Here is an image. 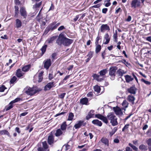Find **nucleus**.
<instances>
[{"label": "nucleus", "instance_id": "1", "mask_svg": "<svg viewBox=\"0 0 151 151\" xmlns=\"http://www.w3.org/2000/svg\"><path fill=\"white\" fill-rule=\"evenodd\" d=\"M95 117L101 120L107 124L109 123L108 120L110 121V123L113 126L117 125L118 124L117 121V118L113 112L109 113L106 116H105L100 114H97L95 115Z\"/></svg>", "mask_w": 151, "mask_h": 151}, {"label": "nucleus", "instance_id": "2", "mask_svg": "<svg viewBox=\"0 0 151 151\" xmlns=\"http://www.w3.org/2000/svg\"><path fill=\"white\" fill-rule=\"evenodd\" d=\"M108 70L107 69H103L99 72V75L96 73L93 76V78L98 82H101L106 78V74L108 73Z\"/></svg>", "mask_w": 151, "mask_h": 151}, {"label": "nucleus", "instance_id": "3", "mask_svg": "<svg viewBox=\"0 0 151 151\" xmlns=\"http://www.w3.org/2000/svg\"><path fill=\"white\" fill-rule=\"evenodd\" d=\"M42 90V88H39L36 86H33L32 88L29 87L27 90H26V93L28 95L33 96L37 93H38Z\"/></svg>", "mask_w": 151, "mask_h": 151}, {"label": "nucleus", "instance_id": "4", "mask_svg": "<svg viewBox=\"0 0 151 151\" xmlns=\"http://www.w3.org/2000/svg\"><path fill=\"white\" fill-rule=\"evenodd\" d=\"M37 146V151H49V146L46 141L38 143Z\"/></svg>", "mask_w": 151, "mask_h": 151}, {"label": "nucleus", "instance_id": "5", "mask_svg": "<svg viewBox=\"0 0 151 151\" xmlns=\"http://www.w3.org/2000/svg\"><path fill=\"white\" fill-rule=\"evenodd\" d=\"M55 132V131H52L48 134L47 142L50 145H52L56 142L55 140L54 136L53 135Z\"/></svg>", "mask_w": 151, "mask_h": 151}, {"label": "nucleus", "instance_id": "6", "mask_svg": "<svg viewBox=\"0 0 151 151\" xmlns=\"http://www.w3.org/2000/svg\"><path fill=\"white\" fill-rule=\"evenodd\" d=\"M65 36V35L62 33L59 34L56 42L58 45L61 46L62 45H63Z\"/></svg>", "mask_w": 151, "mask_h": 151}, {"label": "nucleus", "instance_id": "7", "mask_svg": "<svg viewBox=\"0 0 151 151\" xmlns=\"http://www.w3.org/2000/svg\"><path fill=\"white\" fill-rule=\"evenodd\" d=\"M117 68L116 66L110 67L109 68V74L111 77V79L112 80H114L116 76L115 72L117 70Z\"/></svg>", "mask_w": 151, "mask_h": 151}, {"label": "nucleus", "instance_id": "8", "mask_svg": "<svg viewBox=\"0 0 151 151\" xmlns=\"http://www.w3.org/2000/svg\"><path fill=\"white\" fill-rule=\"evenodd\" d=\"M87 124V123L85 122L84 120H79L77 121V123L75 124L73 126V128L78 129L82 127H85Z\"/></svg>", "mask_w": 151, "mask_h": 151}, {"label": "nucleus", "instance_id": "9", "mask_svg": "<svg viewBox=\"0 0 151 151\" xmlns=\"http://www.w3.org/2000/svg\"><path fill=\"white\" fill-rule=\"evenodd\" d=\"M131 5L132 8L135 9L140 6L141 2L138 0H132Z\"/></svg>", "mask_w": 151, "mask_h": 151}, {"label": "nucleus", "instance_id": "10", "mask_svg": "<svg viewBox=\"0 0 151 151\" xmlns=\"http://www.w3.org/2000/svg\"><path fill=\"white\" fill-rule=\"evenodd\" d=\"M44 67L46 70H48L51 66L52 63L50 59H47L44 60L43 62Z\"/></svg>", "mask_w": 151, "mask_h": 151}, {"label": "nucleus", "instance_id": "11", "mask_svg": "<svg viewBox=\"0 0 151 151\" xmlns=\"http://www.w3.org/2000/svg\"><path fill=\"white\" fill-rule=\"evenodd\" d=\"M19 12L21 16L24 19H26L27 17V13L26 9L24 7H20Z\"/></svg>", "mask_w": 151, "mask_h": 151}, {"label": "nucleus", "instance_id": "12", "mask_svg": "<svg viewBox=\"0 0 151 151\" xmlns=\"http://www.w3.org/2000/svg\"><path fill=\"white\" fill-rule=\"evenodd\" d=\"M110 27L107 24H102L99 29V30L101 32H104L106 31H109Z\"/></svg>", "mask_w": 151, "mask_h": 151}, {"label": "nucleus", "instance_id": "13", "mask_svg": "<svg viewBox=\"0 0 151 151\" xmlns=\"http://www.w3.org/2000/svg\"><path fill=\"white\" fill-rule=\"evenodd\" d=\"M73 42V40L67 38L65 36L63 45L65 46H69Z\"/></svg>", "mask_w": 151, "mask_h": 151}, {"label": "nucleus", "instance_id": "14", "mask_svg": "<svg viewBox=\"0 0 151 151\" xmlns=\"http://www.w3.org/2000/svg\"><path fill=\"white\" fill-rule=\"evenodd\" d=\"M94 111V110H91L88 114L86 117V120H88L91 118H93L94 117L95 113ZM95 117H96L95 116Z\"/></svg>", "mask_w": 151, "mask_h": 151}, {"label": "nucleus", "instance_id": "15", "mask_svg": "<svg viewBox=\"0 0 151 151\" xmlns=\"http://www.w3.org/2000/svg\"><path fill=\"white\" fill-rule=\"evenodd\" d=\"M113 109L117 115H122L123 114V112L121 109L118 106H116V107H114Z\"/></svg>", "mask_w": 151, "mask_h": 151}, {"label": "nucleus", "instance_id": "16", "mask_svg": "<svg viewBox=\"0 0 151 151\" xmlns=\"http://www.w3.org/2000/svg\"><path fill=\"white\" fill-rule=\"evenodd\" d=\"M137 90V89L134 86H132L127 89V91L129 93L133 94H135Z\"/></svg>", "mask_w": 151, "mask_h": 151}, {"label": "nucleus", "instance_id": "17", "mask_svg": "<svg viewBox=\"0 0 151 151\" xmlns=\"http://www.w3.org/2000/svg\"><path fill=\"white\" fill-rule=\"evenodd\" d=\"M22 25V21L19 19H17L15 20V27L17 28H20Z\"/></svg>", "mask_w": 151, "mask_h": 151}, {"label": "nucleus", "instance_id": "18", "mask_svg": "<svg viewBox=\"0 0 151 151\" xmlns=\"http://www.w3.org/2000/svg\"><path fill=\"white\" fill-rule=\"evenodd\" d=\"M104 40H105L104 43L105 45L108 44L111 40V37L109 35L108 33H106L104 35Z\"/></svg>", "mask_w": 151, "mask_h": 151}, {"label": "nucleus", "instance_id": "19", "mask_svg": "<svg viewBox=\"0 0 151 151\" xmlns=\"http://www.w3.org/2000/svg\"><path fill=\"white\" fill-rule=\"evenodd\" d=\"M57 22L54 21L50 24L47 27L50 31H52L56 29L55 24L57 23Z\"/></svg>", "mask_w": 151, "mask_h": 151}, {"label": "nucleus", "instance_id": "20", "mask_svg": "<svg viewBox=\"0 0 151 151\" xmlns=\"http://www.w3.org/2000/svg\"><path fill=\"white\" fill-rule=\"evenodd\" d=\"M94 52L93 51H90L88 54L86 55V57H88V58L85 60L86 63H88L89 62L91 58L93 57L94 54Z\"/></svg>", "mask_w": 151, "mask_h": 151}, {"label": "nucleus", "instance_id": "21", "mask_svg": "<svg viewBox=\"0 0 151 151\" xmlns=\"http://www.w3.org/2000/svg\"><path fill=\"white\" fill-rule=\"evenodd\" d=\"M24 74V73H22L21 70L20 68L16 70V75L18 78H23Z\"/></svg>", "mask_w": 151, "mask_h": 151}, {"label": "nucleus", "instance_id": "22", "mask_svg": "<svg viewBox=\"0 0 151 151\" xmlns=\"http://www.w3.org/2000/svg\"><path fill=\"white\" fill-rule=\"evenodd\" d=\"M3 135H7L8 137H11V135L8 130L6 129H3L0 130V136Z\"/></svg>", "mask_w": 151, "mask_h": 151}, {"label": "nucleus", "instance_id": "23", "mask_svg": "<svg viewBox=\"0 0 151 151\" xmlns=\"http://www.w3.org/2000/svg\"><path fill=\"white\" fill-rule=\"evenodd\" d=\"M31 68L30 64L25 65L23 66L22 68V70L24 72L28 71Z\"/></svg>", "mask_w": 151, "mask_h": 151}, {"label": "nucleus", "instance_id": "24", "mask_svg": "<svg viewBox=\"0 0 151 151\" xmlns=\"http://www.w3.org/2000/svg\"><path fill=\"white\" fill-rule=\"evenodd\" d=\"M18 5H16L14 6V17H18L19 14V8L18 6Z\"/></svg>", "mask_w": 151, "mask_h": 151}, {"label": "nucleus", "instance_id": "25", "mask_svg": "<svg viewBox=\"0 0 151 151\" xmlns=\"http://www.w3.org/2000/svg\"><path fill=\"white\" fill-rule=\"evenodd\" d=\"M101 141L105 145L107 146H109V140L107 138L103 137L101 138Z\"/></svg>", "mask_w": 151, "mask_h": 151}, {"label": "nucleus", "instance_id": "26", "mask_svg": "<svg viewBox=\"0 0 151 151\" xmlns=\"http://www.w3.org/2000/svg\"><path fill=\"white\" fill-rule=\"evenodd\" d=\"M92 123L93 124L99 127H101L102 124V123L101 121L97 119L93 120L92 122Z\"/></svg>", "mask_w": 151, "mask_h": 151}, {"label": "nucleus", "instance_id": "27", "mask_svg": "<svg viewBox=\"0 0 151 151\" xmlns=\"http://www.w3.org/2000/svg\"><path fill=\"white\" fill-rule=\"evenodd\" d=\"M57 36H53L49 38H48L46 41V42L48 44L52 43L53 41L57 38Z\"/></svg>", "mask_w": 151, "mask_h": 151}, {"label": "nucleus", "instance_id": "28", "mask_svg": "<svg viewBox=\"0 0 151 151\" xmlns=\"http://www.w3.org/2000/svg\"><path fill=\"white\" fill-rule=\"evenodd\" d=\"M80 102L83 105H87L88 102V99L86 97L83 98L81 99Z\"/></svg>", "mask_w": 151, "mask_h": 151}, {"label": "nucleus", "instance_id": "29", "mask_svg": "<svg viewBox=\"0 0 151 151\" xmlns=\"http://www.w3.org/2000/svg\"><path fill=\"white\" fill-rule=\"evenodd\" d=\"M124 77L127 83H129L132 81L134 79L131 76L128 75L125 76Z\"/></svg>", "mask_w": 151, "mask_h": 151}, {"label": "nucleus", "instance_id": "30", "mask_svg": "<svg viewBox=\"0 0 151 151\" xmlns=\"http://www.w3.org/2000/svg\"><path fill=\"white\" fill-rule=\"evenodd\" d=\"M63 134L62 130L60 129H58L56 130L55 135L56 137H58L61 136Z\"/></svg>", "mask_w": 151, "mask_h": 151}, {"label": "nucleus", "instance_id": "31", "mask_svg": "<svg viewBox=\"0 0 151 151\" xmlns=\"http://www.w3.org/2000/svg\"><path fill=\"white\" fill-rule=\"evenodd\" d=\"M135 98L132 95H129L127 97V100L132 104L134 103V101Z\"/></svg>", "mask_w": 151, "mask_h": 151}, {"label": "nucleus", "instance_id": "32", "mask_svg": "<svg viewBox=\"0 0 151 151\" xmlns=\"http://www.w3.org/2000/svg\"><path fill=\"white\" fill-rule=\"evenodd\" d=\"M47 47V45H45L41 48L40 50L41 51V56H42L46 52Z\"/></svg>", "mask_w": 151, "mask_h": 151}, {"label": "nucleus", "instance_id": "33", "mask_svg": "<svg viewBox=\"0 0 151 151\" xmlns=\"http://www.w3.org/2000/svg\"><path fill=\"white\" fill-rule=\"evenodd\" d=\"M44 72L43 71H42L39 73L38 76V82H40L42 81L43 79V76Z\"/></svg>", "mask_w": 151, "mask_h": 151}, {"label": "nucleus", "instance_id": "34", "mask_svg": "<svg viewBox=\"0 0 151 151\" xmlns=\"http://www.w3.org/2000/svg\"><path fill=\"white\" fill-rule=\"evenodd\" d=\"M67 126L66 122L65 121L61 124L60 129L62 131H65L66 129Z\"/></svg>", "mask_w": 151, "mask_h": 151}, {"label": "nucleus", "instance_id": "35", "mask_svg": "<svg viewBox=\"0 0 151 151\" xmlns=\"http://www.w3.org/2000/svg\"><path fill=\"white\" fill-rule=\"evenodd\" d=\"M95 45L96 46L95 48V52L96 53L98 54L101 50V46L99 44H95Z\"/></svg>", "mask_w": 151, "mask_h": 151}, {"label": "nucleus", "instance_id": "36", "mask_svg": "<svg viewBox=\"0 0 151 151\" xmlns=\"http://www.w3.org/2000/svg\"><path fill=\"white\" fill-rule=\"evenodd\" d=\"M117 73L119 76H122L124 74L126 73L124 70L121 69H119L117 71Z\"/></svg>", "mask_w": 151, "mask_h": 151}, {"label": "nucleus", "instance_id": "37", "mask_svg": "<svg viewBox=\"0 0 151 151\" xmlns=\"http://www.w3.org/2000/svg\"><path fill=\"white\" fill-rule=\"evenodd\" d=\"M118 129L117 127H114L111 131L109 132V135L110 137H111L115 134L118 130Z\"/></svg>", "mask_w": 151, "mask_h": 151}, {"label": "nucleus", "instance_id": "38", "mask_svg": "<svg viewBox=\"0 0 151 151\" xmlns=\"http://www.w3.org/2000/svg\"><path fill=\"white\" fill-rule=\"evenodd\" d=\"M115 33H114L113 35V38L114 39V41L116 42H118V32L116 30L115 31Z\"/></svg>", "mask_w": 151, "mask_h": 151}, {"label": "nucleus", "instance_id": "39", "mask_svg": "<svg viewBox=\"0 0 151 151\" xmlns=\"http://www.w3.org/2000/svg\"><path fill=\"white\" fill-rule=\"evenodd\" d=\"M139 150H147L148 149L147 146L144 144L141 145L139 146Z\"/></svg>", "mask_w": 151, "mask_h": 151}, {"label": "nucleus", "instance_id": "40", "mask_svg": "<svg viewBox=\"0 0 151 151\" xmlns=\"http://www.w3.org/2000/svg\"><path fill=\"white\" fill-rule=\"evenodd\" d=\"M93 88L95 91L98 93H99L101 90L100 86H95L93 87Z\"/></svg>", "mask_w": 151, "mask_h": 151}, {"label": "nucleus", "instance_id": "41", "mask_svg": "<svg viewBox=\"0 0 151 151\" xmlns=\"http://www.w3.org/2000/svg\"><path fill=\"white\" fill-rule=\"evenodd\" d=\"M74 116V114L71 112L69 114L67 120L68 121H72L73 120Z\"/></svg>", "mask_w": 151, "mask_h": 151}, {"label": "nucleus", "instance_id": "42", "mask_svg": "<svg viewBox=\"0 0 151 151\" xmlns=\"http://www.w3.org/2000/svg\"><path fill=\"white\" fill-rule=\"evenodd\" d=\"M22 101V99L20 98H17L14 100L11 101L10 102V104H14L18 102V101Z\"/></svg>", "mask_w": 151, "mask_h": 151}, {"label": "nucleus", "instance_id": "43", "mask_svg": "<svg viewBox=\"0 0 151 151\" xmlns=\"http://www.w3.org/2000/svg\"><path fill=\"white\" fill-rule=\"evenodd\" d=\"M13 104H10V102L8 105L5 107L6 111H8L13 107L14 106Z\"/></svg>", "mask_w": 151, "mask_h": 151}, {"label": "nucleus", "instance_id": "44", "mask_svg": "<svg viewBox=\"0 0 151 151\" xmlns=\"http://www.w3.org/2000/svg\"><path fill=\"white\" fill-rule=\"evenodd\" d=\"M55 86H45L44 87V90L45 91L49 90L53 87H55Z\"/></svg>", "mask_w": 151, "mask_h": 151}, {"label": "nucleus", "instance_id": "45", "mask_svg": "<svg viewBox=\"0 0 151 151\" xmlns=\"http://www.w3.org/2000/svg\"><path fill=\"white\" fill-rule=\"evenodd\" d=\"M17 79V78L15 76H14L11 79L10 81V83L11 84H14V83L16 81Z\"/></svg>", "mask_w": 151, "mask_h": 151}, {"label": "nucleus", "instance_id": "46", "mask_svg": "<svg viewBox=\"0 0 151 151\" xmlns=\"http://www.w3.org/2000/svg\"><path fill=\"white\" fill-rule=\"evenodd\" d=\"M101 39V36H99V34H98V35L95 40V44H99V41Z\"/></svg>", "mask_w": 151, "mask_h": 151}, {"label": "nucleus", "instance_id": "47", "mask_svg": "<svg viewBox=\"0 0 151 151\" xmlns=\"http://www.w3.org/2000/svg\"><path fill=\"white\" fill-rule=\"evenodd\" d=\"M141 81L142 82L144 83L145 84L147 85H150L151 83L150 82L145 80L143 78H142L141 79Z\"/></svg>", "mask_w": 151, "mask_h": 151}, {"label": "nucleus", "instance_id": "48", "mask_svg": "<svg viewBox=\"0 0 151 151\" xmlns=\"http://www.w3.org/2000/svg\"><path fill=\"white\" fill-rule=\"evenodd\" d=\"M57 55V52L53 53L52 54L51 56L52 60H54L57 58L56 57Z\"/></svg>", "mask_w": 151, "mask_h": 151}, {"label": "nucleus", "instance_id": "49", "mask_svg": "<svg viewBox=\"0 0 151 151\" xmlns=\"http://www.w3.org/2000/svg\"><path fill=\"white\" fill-rule=\"evenodd\" d=\"M22 0H14V3L17 5H21V3Z\"/></svg>", "mask_w": 151, "mask_h": 151}, {"label": "nucleus", "instance_id": "50", "mask_svg": "<svg viewBox=\"0 0 151 151\" xmlns=\"http://www.w3.org/2000/svg\"><path fill=\"white\" fill-rule=\"evenodd\" d=\"M101 4H98L96 5H93L92 6H91L90 8H99L101 6Z\"/></svg>", "mask_w": 151, "mask_h": 151}, {"label": "nucleus", "instance_id": "51", "mask_svg": "<svg viewBox=\"0 0 151 151\" xmlns=\"http://www.w3.org/2000/svg\"><path fill=\"white\" fill-rule=\"evenodd\" d=\"M129 145L134 150H138L137 147L133 145L131 143H129Z\"/></svg>", "mask_w": 151, "mask_h": 151}, {"label": "nucleus", "instance_id": "52", "mask_svg": "<svg viewBox=\"0 0 151 151\" xmlns=\"http://www.w3.org/2000/svg\"><path fill=\"white\" fill-rule=\"evenodd\" d=\"M106 54V50H104L101 53V55L103 59H105V55Z\"/></svg>", "mask_w": 151, "mask_h": 151}, {"label": "nucleus", "instance_id": "53", "mask_svg": "<svg viewBox=\"0 0 151 151\" xmlns=\"http://www.w3.org/2000/svg\"><path fill=\"white\" fill-rule=\"evenodd\" d=\"M137 75V74L133 72L132 73V75L133 77L134 78V79L136 80V81H137V82L138 84H139L138 83V80L136 76V75Z\"/></svg>", "mask_w": 151, "mask_h": 151}, {"label": "nucleus", "instance_id": "54", "mask_svg": "<svg viewBox=\"0 0 151 151\" xmlns=\"http://www.w3.org/2000/svg\"><path fill=\"white\" fill-rule=\"evenodd\" d=\"M129 124H128L125 125L124 127L122 129V131L124 132L125 129H128L129 128Z\"/></svg>", "mask_w": 151, "mask_h": 151}, {"label": "nucleus", "instance_id": "55", "mask_svg": "<svg viewBox=\"0 0 151 151\" xmlns=\"http://www.w3.org/2000/svg\"><path fill=\"white\" fill-rule=\"evenodd\" d=\"M55 9V6L54 5L52 2L51 3V5L50 6V9L48 10L49 11H52L53 10Z\"/></svg>", "mask_w": 151, "mask_h": 151}, {"label": "nucleus", "instance_id": "56", "mask_svg": "<svg viewBox=\"0 0 151 151\" xmlns=\"http://www.w3.org/2000/svg\"><path fill=\"white\" fill-rule=\"evenodd\" d=\"M6 88L5 86H1L0 87V92L4 91Z\"/></svg>", "mask_w": 151, "mask_h": 151}, {"label": "nucleus", "instance_id": "57", "mask_svg": "<svg viewBox=\"0 0 151 151\" xmlns=\"http://www.w3.org/2000/svg\"><path fill=\"white\" fill-rule=\"evenodd\" d=\"M80 15H81V14H80ZM79 14L76 15L72 21L74 22H76L79 18Z\"/></svg>", "mask_w": 151, "mask_h": 151}, {"label": "nucleus", "instance_id": "58", "mask_svg": "<svg viewBox=\"0 0 151 151\" xmlns=\"http://www.w3.org/2000/svg\"><path fill=\"white\" fill-rule=\"evenodd\" d=\"M93 95V92L91 91L89 92L87 94V96L88 97H92Z\"/></svg>", "mask_w": 151, "mask_h": 151}, {"label": "nucleus", "instance_id": "59", "mask_svg": "<svg viewBox=\"0 0 151 151\" xmlns=\"http://www.w3.org/2000/svg\"><path fill=\"white\" fill-rule=\"evenodd\" d=\"M49 79L51 80L52 79L54 78V76L52 73H50L49 74L48 76Z\"/></svg>", "mask_w": 151, "mask_h": 151}, {"label": "nucleus", "instance_id": "60", "mask_svg": "<svg viewBox=\"0 0 151 151\" xmlns=\"http://www.w3.org/2000/svg\"><path fill=\"white\" fill-rule=\"evenodd\" d=\"M50 31V30L48 29V28L47 27L45 29L44 32V34L46 35Z\"/></svg>", "mask_w": 151, "mask_h": 151}, {"label": "nucleus", "instance_id": "61", "mask_svg": "<svg viewBox=\"0 0 151 151\" xmlns=\"http://www.w3.org/2000/svg\"><path fill=\"white\" fill-rule=\"evenodd\" d=\"M122 10L121 9V8L120 7H119L117 9L116 8V11L115 12V14H117L119 12H122Z\"/></svg>", "mask_w": 151, "mask_h": 151}, {"label": "nucleus", "instance_id": "62", "mask_svg": "<svg viewBox=\"0 0 151 151\" xmlns=\"http://www.w3.org/2000/svg\"><path fill=\"white\" fill-rule=\"evenodd\" d=\"M65 94H66L65 93H63L61 94L60 95H59V96L60 98L61 99H63L64 97L65 96Z\"/></svg>", "mask_w": 151, "mask_h": 151}, {"label": "nucleus", "instance_id": "63", "mask_svg": "<svg viewBox=\"0 0 151 151\" xmlns=\"http://www.w3.org/2000/svg\"><path fill=\"white\" fill-rule=\"evenodd\" d=\"M148 146H151V138H149L146 141Z\"/></svg>", "mask_w": 151, "mask_h": 151}, {"label": "nucleus", "instance_id": "64", "mask_svg": "<svg viewBox=\"0 0 151 151\" xmlns=\"http://www.w3.org/2000/svg\"><path fill=\"white\" fill-rule=\"evenodd\" d=\"M122 106L124 107L127 108V102L125 100L124 101L122 104Z\"/></svg>", "mask_w": 151, "mask_h": 151}]
</instances>
